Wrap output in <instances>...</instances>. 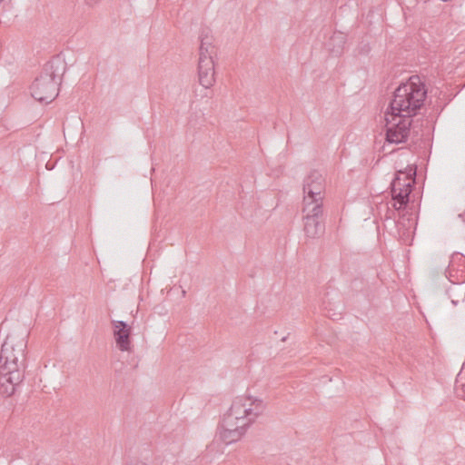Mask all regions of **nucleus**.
<instances>
[{"label":"nucleus","mask_w":465,"mask_h":465,"mask_svg":"<svg viewBox=\"0 0 465 465\" xmlns=\"http://www.w3.org/2000/svg\"><path fill=\"white\" fill-rule=\"evenodd\" d=\"M4 0H0V3L3 2Z\"/></svg>","instance_id":"2eb2a0df"},{"label":"nucleus","mask_w":465,"mask_h":465,"mask_svg":"<svg viewBox=\"0 0 465 465\" xmlns=\"http://www.w3.org/2000/svg\"><path fill=\"white\" fill-rule=\"evenodd\" d=\"M116 346L122 351L131 350V327L124 321H112Z\"/></svg>","instance_id":"1a4fd4ad"},{"label":"nucleus","mask_w":465,"mask_h":465,"mask_svg":"<svg viewBox=\"0 0 465 465\" xmlns=\"http://www.w3.org/2000/svg\"><path fill=\"white\" fill-rule=\"evenodd\" d=\"M415 175L416 171L412 169H411L408 173L400 171L392 180L391 191L392 199L395 201L393 203L394 208L400 210L405 207L409 203V196L411 193Z\"/></svg>","instance_id":"423d86ee"},{"label":"nucleus","mask_w":465,"mask_h":465,"mask_svg":"<svg viewBox=\"0 0 465 465\" xmlns=\"http://www.w3.org/2000/svg\"><path fill=\"white\" fill-rule=\"evenodd\" d=\"M345 43L346 37L343 34H333L328 44L330 52L335 56L340 55L343 52Z\"/></svg>","instance_id":"f8f14e48"},{"label":"nucleus","mask_w":465,"mask_h":465,"mask_svg":"<svg viewBox=\"0 0 465 465\" xmlns=\"http://www.w3.org/2000/svg\"><path fill=\"white\" fill-rule=\"evenodd\" d=\"M303 231L308 238L315 239L324 232L323 206L303 204Z\"/></svg>","instance_id":"6e6552de"},{"label":"nucleus","mask_w":465,"mask_h":465,"mask_svg":"<svg viewBox=\"0 0 465 465\" xmlns=\"http://www.w3.org/2000/svg\"><path fill=\"white\" fill-rule=\"evenodd\" d=\"M199 61L213 60L216 53L215 46L213 45V37L209 35L207 30H203L200 35Z\"/></svg>","instance_id":"9b49d317"},{"label":"nucleus","mask_w":465,"mask_h":465,"mask_svg":"<svg viewBox=\"0 0 465 465\" xmlns=\"http://www.w3.org/2000/svg\"><path fill=\"white\" fill-rule=\"evenodd\" d=\"M100 2V0H85V4L89 6H94Z\"/></svg>","instance_id":"4468645a"},{"label":"nucleus","mask_w":465,"mask_h":465,"mask_svg":"<svg viewBox=\"0 0 465 465\" xmlns=\"http://www.w3.org/2000/svg\"><path fill=\"white\" fill-rule=\"evenodd\" d=\"M303 204L323 206V194L325 191V179L322 173L312 170L303 180Z\"/></svg>","instance_id":"0eeeda50"},{"label":"nucleus","mask_w":465,"mask_h":465,"mask_svg":"<svg viewBox=\"0 0 465 465\" xmlns=\"http://www.w3.org/2000/svg\"><path fill=\"white\" fill-rule=\"evenodd\" d=\"M199 83L204 88L212 87L215 83V71L213 60L198 62Z\"/></svg>","instance_id":"9d476101"},{"label":"nucleus","mask_w":465,"mask_h":465,"mask_svg":"<svg viewBox=\"0 0 465 465\" xmlns=\"http://www.w3.org/2000/svg\"><path fill=\"white\" fill-rule=\"evenodd\" d=\"M386 141L390 143H405L411 132L412 119L399 113H385Z\"/></svg>","instance_id":"39448f33"},{"label":"nucleus","mask_w":465,"mask_h":465,"mask_svg":"<svg viewBox=\"0 0 465 465\" xmlns=\"http://www.w3.org/2000/svg\"><path fill=\"white\" fill-rule=\"evenodd\" d=\"M265 408V403L259 398L245 395L236 397L218 427V439L226 445L240 440Z\"/></svg>","instance_id":"f257e3e1"},{"label":"nucleus","mask_w":465,"mask_h":465,"mask_svg":"<svg viewBox=\"0 0 465 465\" xmlns=\"http://www.w3.org/2000/svg\"><path fill=\"white\" fill-rule=\"evenodd\" d=\"M65 72V63L60 56L47 62L41 74L31 85L32 96L40 103L48 104L58 95V86Z\"/></svg>","instance_id":"20e7f679"},{"label":"nucleus","mask_w":465,"mask_h":465,"mask_svg":"<svg viewBox=\"0 0 465 465\" xmlns=\"http://www.w3.org/2000/svg\"><path fill=\"white\" fill-rule=\"evenodd\" d=\"M458 393L465 400V384H460L457 387Z\"/></svg>","instance_id":"ddd939ff"},{"label":"nucleus","mask_w":465,"mask_h":465,"mask_svg":"<svg viewBox=\"0 0 465 465\" xmlns=\"http://www.w3.org/2000/svg\"><path fill=\"white\" fill-rule=\"evenodd\" d=\"M426 96L425 85L418 75H413L394 91L393 99L386 112L399 113L402 116L411 118L421 108Z\"/></svg>","instance_id":"7ed1b4c3"},{"label":"nucleus","mask_w":465,"mask_h":465,"mask_svg":"<svg viewBox=\"0 0 465 465\" xmlns=\"http://www.w3.org/2000/svg\"><path fill=\"white\" fill-rule=\"evenodd\" d=\"M26 334L9 333L2 344L0 354V393L12 396L23 381L26 361Z\"/></svg>","instance_id":"f03ea898"}]
</instances>
